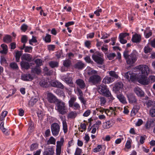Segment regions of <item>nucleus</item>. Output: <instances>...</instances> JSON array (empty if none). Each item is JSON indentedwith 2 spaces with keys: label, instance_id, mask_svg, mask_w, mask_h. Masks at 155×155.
Segmentation results:
<instances>
[{
  "label": "nucleus",
  "instance_id": "obj_1",
  "mask_svg": "<svg viewBox=\"0 0 155 155\" xmlns=\"http://www.w3.org/2000/svg\"><path fill=\"white\" fill-rule=\"evenodd\" d=\"M97 71L89 67L87 68V74L91 75L88 79V82L91 85H95L99 83L101 80L100 76L97 74Z\"/></svg>",
  "mask_w": 155,
  "mask_h": 155
},
{
  "label": "nucleus",
  "instance_id": "obj_2",
  "mask_svg": "<svg viewBox=\"0 0 155 155\" xmlns=\"http://www.w3.org/2000/svg\"><path fill=\"white\" fill-rule=\"evenodd\" d=\"M129 54L128 51L125 50L124 52L123 56L126 60L127 64L132 66L137 60V56L134 52L130 54Z\"/></svg>",
  "mask_w": 155,
  "mask_h": 155
},
{
  "label": "nucleus",
  "instance_id": "obj_3",
  "mask_svg": "<svg viewBox=\"0 0 155 155\" xmlns=\"http://www.w3.org/2000/svg\"><path fill=\"white\" fill-rule=\"evenodd\" d=\"M55 109L59 114L63 115L67 114L68 112L65 103L60 100L55 103Z\"/></svg>",
  "mask_w": 155,
  "mask_h": 155
},
{
  "label": "nucleus",
  "instance_id": "obj_4",
  "mask_svg": "<svg viewBox=\"0 0 155 155\" xmlns=\"http://www.w3.org/2000/svg\"><path fill=\"white\" fill-rule=\"evenodd\" d=\"M97 91L101 94L106 97H108L110 94V92L107 88V86L104 84H101L97 87Z\"/></svg>",
  "mask_w": 155,
  "mask_h": 155
},
{
  "label": "nucleus",
  "instance_id": "obj_5",
  "mask_svg": "<svg viewBox=\"0 0 155 155\" xmlns=\"http://www.w3.org/2000/svg\"><path fill=\"white\" fill-rule=\"evenodd\" d=\"M51 129L52 135L54 136H57L59 134L60 126L57 123H54L51 125Z\"/></svg>",
  "mask_w": 155,
  "mask_h": 155
},
{
  "label": "nucleus",
  "instance_id": "obj_6",
  "mask_svg": "<svg viewBox=\"0 0 155 155\" xmlns=\"http://www.w3.org/2000/svg\"><path fill=\"white\" fill-rule=\"evenodd\" d=\"M137 69L141 72V75L147 76L150 72V69L146 65H140L137 67Z\"/></svg>",
  "mask_w": 155,
  "mask_h": 155
},
{
  "label": "nucleus",
  "instance_id": "obj_7",
  "mask_svg": "<svg viewBox=\"0 0 155 155\" xmlns=\"http://www.w3.org/2000/svg\"><path fill=\"white\" fill-rule=\"evenodd\" d=\"M47 98L48 102L50 103H56L57 101L59 100L55 95L51 92H49L47 93Z\"/></svg>",
  "mask_w": 155,
  "mask_h": 155
},
{
  "label": "nucleus",
  "instance_id": "obj_8",
  "mask_svg": "<svg viewBox=\"0 0 155 155\" xmlns=\"http://www.w3.org/2000/svg\"><path fill=\"white\" fill-rule=\"evenodd\" d=\"M147 76L146 75H140L139 78V82L143 85H148L149 83V80Z\"/></svg>",
  "mask_w": 155,
  "mask_h": 155
},
{
  "label": "nucleus",
  "instance_id": "obj_9",
  "mask_svg": "<svg viewBox=\"0 0 155 155\" xmlns=\"http://www.w3.org/2000/svg\"><path fill=\"white\" fill-rule=\"evenodd\" d=\"M93 60L98 64H102L104 62V59L103 58L98 55L93 54L92 56Z\"/></svg>",
  "mask_w": 155,
  "mask_h": 155
},
{
  "label": "nucleus",
  "instance_id": "obj_10",
  "mask_svg": "<svg viewBox=\"0 0 155 155\" xmlns=\"http://www.w3.org/2000/svg\"><path fill=\"white\" fill-rule=\"evenodd\" d=\"M54 150L53 147L48 146L43 153V155H53Z\"/></svg>",
  "mask_w": 155,
  "mask_h": 155
},
{
  "label": "nucleus",
  "instance_id": "obj_11",
  "mask_svg": "<svg viewBox=\"0 0 155 155\" xmlns=\"http://www.w3.org/2000/svg\"><path fill=\"white\" fill-rule=\"evenodd\" d=\"M134 91L138 97H143L144 96V92L138 87H135L134 89Z\"/></svg>",
  "mask_w": 155,
  "mask_h": 155
},
{
  "label": "nucleus",
  "instance_id": "obj_12",
  "mask_svg": "<svg viewBox=\"0 0 155 155\" xmlns=\"http://www.w3.org/2000/svg\"><path fill=\"white\" fill-rule=\"evenodd\" d=\"M75 83L81 89H84L86 87V84L84 81L81 79H78L76 80Z\"/></svg>",
  "mask_w": 155,
  "mask_h": 155
},
{
  "label": "nucleus",
  "instance_id": "obj_13",
  "mask_svg": "<svg viewBox=\"0 0 155 155\" xmlns=\"http://www.w3.org/2000/svg\"><path fill=\"white\" fill-rule=\"evenodd\" d=\"M51 84L52 86L53 87L60 88L62 89H63L64 88V86L59 81H52L51 82Z\"/></svg>",
  "mask_w": 155,
  "mask_h": 155
},
{
  "label": "nucleus",
  "instance_id": "obj_14",
  "mask_svg": "<svg viewBox=\"0 0 155 155\" xmlns=\"http://www.w3.org/2000/svg\"><path fill=\"white\" fill-rule=\"evenodd\" d=\"M21 79L22 80L25 81H31L33 77L30 74H24L21 76Z\"/></svg>",
  "mask_w": 155,
  "mask_h": 155
},
{
  "label": "nucleus",
  "instance_id": "obj_15",
  "mask_svg": "<svg viewBox=\"0 0 155 155\" xmlns=\"http://www.w3.org/2000/svg\"><path fill=\"white\" fill-rule=\"evenodd\" d=\"M141 40V36L137 34H135L133 35L132 38V42L134 43H139Z\"/></svg>",
  "mask_w": 155,
  "mask_h": 155
},
{
  "label": "nucleus",
  "instance_id": "obj_16",
  "mask_svg": "<svg viewBox=\"0 0 155 155\" xmlns=\"http://www.w3.org/2000/svg\"><path fill=\"white\" fill-rule=\"evenodd\" d=\"M63 79L68 84L71 85L73 84L74 82L72 78L68 76L63 77Z\"/></svg>",
  "mask_w": 155,
  "mask_h": 155
},
{
  "label": "nucleus",
  "instance_id": "obj_17",
  "mask_svg": "<svg viewBox=\"0 0 155 155\" xmlns=\"http://www.w3.org/2000/svg\"><path fill=\"white\" fill-rule=\"evenodd\" d=\"M127 97L130 103H133L137 102L136 97L134 95L130 94L127 95Z\"/></svg>",
  "mask_w": 155,
  "mask_h": 155
},
{
  "label": "nucleus",
  "instance_id": "obj_18",
  "mask_svg": "<svg viewBox=\"0 0 155 155\" xmlns=\"http://www.w3.org/2000/svg\"><path fill=\"white\" fill-rule=\"evenodd\" d=\"M32 59V56L29 54H24L22 56L21 59L22 60H25L28 61L30 62Z\"/></svg>",
  "mask_w": 155,
  "mask_h": 155
},
{
  "label": "nucleus",
  "instance_id": "obj_19",
  "mask_svg": "<svg viewBox=\"0 0 155 155\" xmlns=\"http://www.w3.org/2000/svg\"><path fill=\"white\" fill-rule=\"evenodd\" d=\"M84 67V64L81 61H79L77 62L74 65V67L76 68L79 70L82 69Z\"/></svg>",
  "mask_w": 155,
  "mask_h": 155
},
{
  "label": "nucleus",
  "instance_id": "obj_20",
  "mask_svg": "<svg viewBox=\"0 0 155 155\" xmlns=\"http://www.w3.org/2000/svg\"><path fill=\"white\" fill-rule=\"evenodd\" d=\"M115 79L113 78L109 77H105L103 79V83L106 84H109L112 83L114 81Z\"/></svg>",
  "mask_w": 155,
  "mask_h": 155
},
{
  "label": "nucleus",
  "instance_id": "obj_21",
  "mask_svg": "<svg viewBox=\"0 0 155 155\" xmlns=\"http://www.w3.org/2000/svg\"><path fill=\"white\" fill-rule=\"evenodd\" d=\"M20 65L22 68H24L26 70L28 69L30 67V65L29 63L23 61H21Z\"/></svg>",
  "mask_w": 155,
  "mask_h": 155
},
{
  "label": "nucleus",
  "instance_id": "obj_22",
  "mask_svg": "<svg viewBox=\"0 0 155 155\" xmlns=\"http://www.w3.org/2000/svg\"><path fill=\"white\" fill-rule=\"evenodd\" d=\"M123 87V84L121 82H118L115 84L114 89L116 91H118Z\"/></svg>",
  "mask_w": 155,
  "mask_h": 155
},
{
  "label": "nucleus",
  "instance_id": "obj_23",
  "mask_svg": "<svg viewBox=\"0 0 155 155\" xmlns=\"http://www.w3.org/2000/svg\"><path fill=\"white\" fill-rule=\"evenodd\" d=\"M3 41L6 43H9L12 41V37L9 35H5L3 38Z\"/></svg>",
  "mask_w": 155,
  "mask_h": 155
},
{
  "label": "nucleus",
  "instance_id": "obj_24",
  "mask_svg": "<svg viewBox=\"0 0 155 155\" xmlns=\"http://www.w3.org/2000/svg\"><path fill=\"white\" fill-rule=\"evenodd\" d=\"M38 100L36 98H32L29 101L28 105L30 107L33 106L37 101Z\"/></svg>",
  "mask_w": 155,
  "mask_h": 155
},
{
  "label": "nucleus",
  "instance_id": "obj_25",
  "mask_svg": "<svg viewBox=\"0 0 155 155\" xmlns=\"http://www.w3.org/2000/svg\"><path fill=\"white\" fill-rule=\"evenodd\" d=\"M112 125L111 121L109 120L103 123V127L105 129H108L111 127Z\"/></svg>",
  "mask_w": 155,
  "mask_h": 155
},
{
  "label": "nucleus",
  "instance_id": "obj_26",
  "mask_svg": "<svg viewBox=\"0 0 155 155\" xmlns=\"http://www.w3.org/2000/svg\"><path fill=\"white\" fill-rule=\"evenodd\" d=\"M64 142V138L62 137L61 138L60 141H57L56 148H61V146L63 145Z\"/></svg>",
  "mask_w": 155,
  "mask_h": 155
},
{
  "label": "nucleus",
  "instance_id": "obj_27",
  "mask_svg": "<svg viewBox=\"0 0 155 155\" xmlns=\"http://www.w3.org/2000/svg\"><path fill=\"white\" fill-rule=\"evenodd\" d=\"M31 72L34 73L39 74L41 72V71L39 67L36 66L35 67L31 69Z\"/></svg>",
  "mask_w": 155,
  "mask_h": 155
},
{
  "label": "nucleus",
  "instance_id": "obj_28",
  "mask_svg": "<svg viewBox=\"0 0 155 155\" xmlns=\"http://www.w3.org/2000/svg\"><path fill=\"white\" fill-rule=\"evenodd\" d=\"M77 115V113L75 111H71L69 113L68 117L70 118H74Z\"/></svg>",
  "mask_w": 155,
  "mask_h": 155
},
{
  "label": "nucleus",
  "instance_id": "obj_29",
  "mask_svg": "<svg viewBox=\"0 0 155 155\" xmlns=\"http://www.w3.org/2000/svg\"><path fill=\"white\" fill-rule=\"evenodd\" d=\"M49 65L52 68L58 66V63L56 61H51L49 63Z\"/></svg>",
  "mask_w": 155,
  "mask_h": 155
},
{
  "label": "nucleus",
  "instance_id": "obj_30",
  "mask_svg": "<svg viewBox=\"0 0 155 155\" xmlns=\"http://www.w3.org/2000/svg\"><path fill=\"white\" fill-rule=\"evenodd\" d=\"M22 54L21 51H17L15 53V58L16 61L17 62H18L19 61L20 57Z\"/></svg>",
  "mask_w": 155,
  "mask_h": 155
},
{
  "label": "nucleus",
  "instance_id": "obj_31",
  "mask_svg": "<svg viewBox=\"0 0 155 155\" xmlns=\"http://www.w3.org/2000/svg\"><path fill=\"white\" fill-rule=\"evenodd\" d=\"M117 97L120 101L122 103L124 104L126 103V99L123 95L121 94L118 95H117Z\"/></svg>",
  "mask_w": 155,
  "mask_h": 155
},
{
  "label": "nucleus",
  "instance_id": "obj_32",
  "mask_svg": "<svg viewBox=\"0 0 155 155\" xmlns=\"http://www.w3.org/2000/svg\"><path fill=\"white\" fill-rule=\"evenodd\" d=\"M1 47L3 49V50L0 51V53L2 54H6L8 50L7 46L5 44H3L1 45Z\"/></svg>",
  "mask_w": 155,
  "mask_h": 155
},
{
  "label": "nucleus",
  "instance_id": "obj_33",
  "mask_svg": "<svg viewBox=\"0 0 155 155\" xmlns=\"http://www.w3.org/2000/svg\"><path fill=\"white\" fill-rule=\"evenodd\" d=\"M56 142V140L53 137H51L47 141V144L49 145L50 144H55Z\"/></svg>",
  "mask_w": 155,
  "mask_h": 155
},
{
  "label": "nucleus",
  "instance_id": "obj_34",
  "mask_svg": "<svg viewBox=\"0 0 155 155\" xmlns=\"http://www.w3.org/2000/svg\"><path fill=\"white\" fill-rule=\"evenodd\" d=\"M109 74L110 76L112 77V78H114V79L115 78L117 79L118 78V75L114 71H109Z\"/></svg>",
  "mask_w": 155,
  "mask_h": 155
},
{
  "label": "nucleus",
  "instance_id": "obj_35",
  "mask_svg": "<svg viewBox=\"0 0 155 155\" xmlns=\"http://www.w3.org/2000/svg\"><path fill=\"white\" fill-rule=\"evenodd\" d=\"M10 68L13 70H18V67L17 64L14 62L11 63L9 64Z\"/></svg>",
  "mask_w": 155,
  "mask_h": 155
},
{
  "label": "nucleus",
  "instance_id": "obj_36",
  "mask_svg": "<svg viewBox=\"0 0 155 155\" xmlns=\"http://www.w3.org/2000/svg\"><path fill=\"white\" fill-rule=\"evenodd\" d=\"M69 107L72 108L74 110H79L80 109V106L79 104L77 102H75Z\"/></svg>",
  "mask_w": 155,
  "mask_h": 155
},
{
  "label": "nucleus",
  "instance_id": "obj_37",
  "mask_svg": "<svg viewBox=\"0 0 155 155\" xmlns=\"http://www.w3.org/2000/svg\"><path fill=\"white\" fill-rule=\"evenodd\" d=\"M76 100V98L75 97H72L70 98V100L68 101L69 107H70L71 105L74 104L75 103V102Z\"/></svg>",
  "mask_w": 155,
  "mask_h": 155
},
{
  "label": "nucleus",
  "instance_id": "obj_38",
  "mask_svg": "<svg viewBox=\"0 0 155 155\" xmlns=\"http://www.w3.org/2000/svg\"><path fill=\"white\" fill-rule=\"evenodd\" d=\"M63 129L64 133H66L68 132V126L66 121H63L62 122Z\"/></svg>",
  "mask_w": 155,
  "mask_h": 155
},
{
  "label": "nucleus",
  "instance_id": "obj_39",
  "mask_svg": "<svg viewBox=\"0 0 155 155\" xmlns=\"http://www.w3.org/2000/svg\"><path fill=\"white\" fill-rule=\"evenodd\" d=\"M38 147V144L37 143H33L30 146V150L33 151L37 149Z\"/></svg>",
  "mask_w": 155,
  "mask_h": 155
},
{
  "label": "nucleus",
  "instance_id": "obj_40",
  "mask_svg": "<svg viewBox=\"0 0 155 155\" xmlns=\"http://www.w3.org/2000/svg\"><path fill=\"white\" fill-rule=\"evenodd\" d=\"M71 64V61L69 59L63 61V65L65 67L68 68Z\"/></svg>",
  "mask_w": 155,
  "mask_h": 155
},
{
  "label": "nucleus",
  "instance_id": "obj_41",
  "mask_svg": "<svg viewBox=\"0 0 155 155\" xmlns=\"http://www.w3.org/2000/svg\"><path fill=\"white\" fill-rule=\"evenodd\" d=\"M116 56L115 54L114 53L108 54H107V56L109 60L113 59Z\"/></svg>",
  "mask_w": 155,
  "mask_h": 155
},
{
  "label": "nucleus",
  "instance_id": "obj_42",
  "mask_svg": "<svg viewBox=\"0 0 155 155\" xmlns=\"http://www.w3.org/2000/svg\"><path fill=\"white\" fill-rule=\"evenodd\" d=\"M150 115L152 117H155V107H153L150 110Z\"/></svg>",
  "mask_w": 155,
  "mask_h": 155
},
{
  "label": "nucleus",
  "instance_id": "obj_43",
  "mask_svg": "<svg viewBox=\"0 0 155 155\" xmlns=\"http://www.w3.org/2000/svg\"><path fill=\"white\" fill-rule=\"evenodd\" d=\"M8 114V112L7 111H4L3 112L0 116V120L1 121L4 120V118Z\"/></svg>",
  "mask_w": 155,
  "mask_h": 155
},
{
  "label": "nucleus",
  "instance_id": "obj_44",
  "mask_svg": "<svg viewBox=\"0 0 155 155\" xmlns=\"http://www.w3.org/2000/svg\"><path fill=\"white\" fill-rule=\"evenodd\" d=\"M44 40L46 42H50L51 41V35L48 34H47L44 38Z\"/></svg>",
  "mask_w": 155,
  "mask_h": 155
},
{
  "label": "nucleus",
  "instance_id": "obj_45",
  "mask_svg": "<svg viewBox=\"0 0 155 155\" xmlns=\"http://www.w3.org/2000/svg\"><path fill=\"white\" fill-rule=\"evenodd\" d=\"M28 38L26 35H23L21 38V42L23 43H26L28 41Z\"/></svg>",
  "mask_w": 155,
  "mask_h": 155
},
{
  "label": "nucleus",
  "instance_id": "obj_46",
  "mask_svg": "<svg viewBox=\"0 0 155 155\" xmlns=\"http://www.w3.org/2000/svg\"><path fill=\"white\" fill-rule=\"evenodd\" d=\"M37 42V40L36 39V37L33 36L32 38L29 40V42L30 44L32 45V43H36Z\"/></svg>",
  "mask_w": 155,
  "mask_h": 155
},
{
  "label": "nucleus",
  "instance_id": "obj_47",
  "mask_svg": "<svg viewBox=\"0 0 155 155\" xmlns=\"http://www.w3.org/2000/svg\"><path fill=\"white\" fill-rule=\"evenodd\" d=\"M35 62L36 64V66L39 67L42 65V61L40 59H36L35 61Z\"/></svg>",
  "mask_w": 155,
  "mask_h": 155
},
{
  "label": "nucleus",
  "instance_id": "obj_48",
  "mask_svg": "<svg viewBox=\"0 0 155 155\" xmlns=\"http://www.w3.org/2000/svg\"><path fill=\"white\" fill-rule=\"evenodd\" d=\"M136 76L135 74L131 72V75L130 76V81H134L136 79Z\"/></svg>",
  "mask_w": 155,
  "mask_h": 155
},
{
  "label": "nucleus",
  "instance_id": "obj_49",
  "mask_svg": "<svg viewBox=\"0 0 155 155\" xmlns=\"http://www.w3.org/2000/svg\"><path fill=\"white\" fill-rule=\"evenodd\" d=\"M85 61L87 63H91V64L93 63V62L92 61L89 56H87L84 58Z\"/></svg>",
  "mask_w": 155,
  "mask_h": 155
},
{
  "label": "nucleus",
  "instance_id": "obj_50",
  "mask_svg": "<svg viewBox=\"0 0 155 155\" xmlns=\"http://www.w3.org/2000/svg\"><path fill=\"white\" fill-rule=\"evenodd\" d=\"M132 140L131 139L127 140L126 143L125 147L127 149H130L131 147V143Z\"/></svg>",
  "mask_w": 155,
  "mask_h": 155
},
{
  "label": "nucleus",
  "instance_id": "obj_51",
  "mask_svg": "<svg viewBox=\"0 0 155 155\" xmlns=\"http://www.w3.org/2000/svg\"><path fill=\"white\" fill-rule=\"evenodd\" d=\"M100 99V104L101 105H104L106 103V100L104 97H99Z\"/></svg>",
  "mask_w": 155,
  "mask_h": 155
},
{
  "label": "nucleus",
  "instance_id": "obj_52",
  "mask_svg": "<svg viewBox=\"0 0 155 155\" xmlns=\"http://www.w3.org/2000/svg\"><path fill=\"white\" fill-rule=\"evenodd\" d=\"M131 73V71H129L126 72L125 74V77L129 81H130Z\"/></svg>",
  "mask_w": 155,
  "mask_h": 155
},
{
  "label": "nucleus",
  "instance_id": "obj_53",
  "mask_svg": "<svg viewBox=\"0 0 155 155\" xmlns=\"http://www.w3.org/2000/svg\"><path fill=\"white\" fill-rule=\"evenodd\" d=\"M0 128L2 130L3 133L6 135L8 136L9 135V133L8 131H7L8 130L7 129L5 128L4 127H1Z\"/></svg>",
  "mask_w": 155,
  "mask_h": 155
},
{
  "label": "nucleus",
  "instance_id": "obj_54",
  "mask_svg": "<svg viewBox=\"0 0 155 155\" xmlns=\"http://www.w3.org/2000/svg\"><path fill=\"white\" fill-rule=\"evenodd\" d=\"M102 149V147L101 145H98L97 147L94 148V149L93 151L94 152H97L100 151Z\"/></svg>",
  "mask_w": 155,
  "mask_h": 155
},
{
  "label": "nucleus",
  "instance_id": "obj_55",
  "mask_svg": "<svg viewBox=\"0 0 155 155\" xmlns=\"http://www.w3.org/2000/svg\"><path fill=\"white\" fill-rule=\"evenodd\" d=\"M129 35V33H121L120 34L119 36V38H124L128 36Z\"/></svg>",
  "mask_w": 155,
  "mask_h": 155
},
{
  "label": "nucleus",
  "instance_id": "obj_56",
  "mask_svg": "<svg viewBox=\"0 0 155 155\" xmlns=\"http://www.w3.org/2000/svg\"><path fill=\"white\" fill-rule=\"evenodd\" d=\"M32 48L31 47L26 46L25 48V52L30 53L32 51Z\"/></svg>",
  "mask_w": 155,
  "mask_h": 155
},
{
  "label": "nucleus",
  "instance_id": "obj_57",
  "mask_svg": "<svg viewBox=\"0 0 155 155\" xmlns=\"http://www.w3.org/2000/svg\"><path fill=\"white\" fill-rule=\"evenodd\" d=\"M81 152L82 150L78 147L76 149L74 155H81Z\"/></svg>",
  "mask_w": 155,
  "mask_h": 155
},
{
  "label": "nucleus",
  "instance_id": "obj_58",
  "mask_svg": "<svg viewBox=\"0 0 155 155\" xmlns=\"http://www.w3.org/2000/svg\"><path fill=\"white\" fill-rule=\"evenodd\" d=\"M0 62L2 64L4 63H7V61L5 57L3 56H2L1 57Z\"/></svg>",
  "mask_w": 155,
  "mask_h": 155
},
{
  "label": "nucleus",
  "instance_id": "obj_59",
  "mask_svg": "<svg viewBox=\"0 0 155 155\" xmlns=\"http://www.w3.org/2000/svg\"><path fill=\"white\" fill-rule=\"evenodd\" d=\"M48 83L45 81H41L40 82V85L43 87H46L47 86Z\"/></svg>",
  "mask_w": 155,
  "mask_h": 155
},
{
  "label": "nucleus",
  "instance_id": "obj_60",
  "mask_svg": "<svg viewBox=\"0 0 155 155\" xmlns=\"http://www.w3.org/2000/svg\"><path fill=\"white\" fill-rule=\"evenodd\" d=\"M84 45L86 47L90 48L91 47V41H86L84 42Z\"/></svg>",
  "mask_w": 155,
  "mask_h": 155
},
{
  "label": "nucleus",
  "instance_id": "obj_61",
  "mask_svg": "<svg viewBox=\"0 0 155 155\" xmlns=\"http://www.w3.org/2000/svg\"><path fill=\"white\" fill-rule=\"evenodd\" d=\"M78 99L84 105L86 104V101L84 98L83 96L81 97H79Z\"/></svg>",
  "mask_w": 155,
  "mask_h": 155
},
{
  "label": "nucleus",
  "instance_id": "obj_62",
  "mask_svg": "<svg viewBox=\"0 0 155 155\" xmlns=\"http://www.w3.org/2000/svg\"><path fill=\"white\" fill-rule=\"evenodd\" d=\"M148 79L149 80V82L150 81L151 83H153L155 81V76L154 75H150L149 76Z\"/></svg>",
  "mask_w": 155,
  "mask_h": 155
},
{
  "label": "nucleus",
  "instance_id": "obj_63",
  "mask_svg": "<svg viewBox=\"0 0 155 155\" xmlns=\"http://www.w3.org/2000/svg\"><path fill=\"white\" fill-rule=\"evenodd\" d=\"M144 35H145V37L147 38H148L151 36L152 35V32L151 31L147 32V31H145L144 32Z\"/></svg>",
  "mask_w": 155,
  "mask_h": 155
},
{
  "label": "nucleus",
  "instance_id": "obj_64",
  "mask_svg": "<svg viewBox=\"0 0 155 155\" xmlns=\"http://www.w3.org/2000/svg\"><path fill=\"white\" fill-rule=\"evenodd\" d=\"M28 26L25 24H23L21 27V29L24 32L27 29Z\"/></svg>",
  "mask_w": 155,
  "mask_h": 155
}]
</instances>
